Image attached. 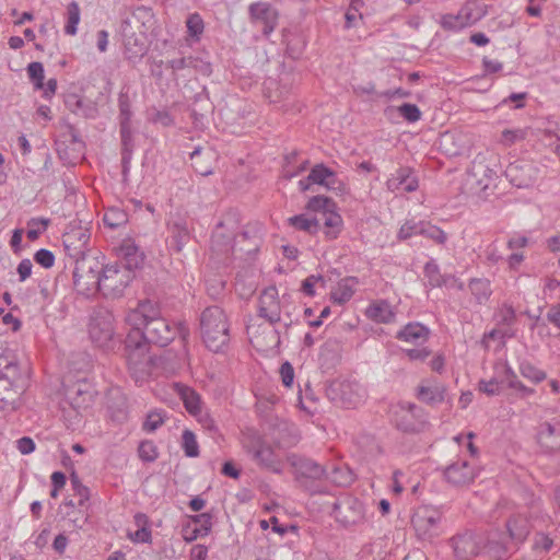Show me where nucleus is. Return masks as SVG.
I'll return each instance as SVG.
<instances>
[{
	"label": "nucleus",
	"instance_id": "37998d69",
	"mask_svg": "<svg viewBox=\"0 0 560 560\" xmlns=\"http://www.w3.org/2000/svg\"><path fill=\"white\" fill-rule=\"evenodd\" d=\"M459 11L468 26L478 22L486 13L485 10L475 1L466 2Z\"/></svg>",
	"mask_w": 560,
	"mask_h": 560
},
{
	"label": "nucleus",
	"instance_id": "dca6fc26",
	"mask_svg": "<svg viewBox=\"0 0 560 560\" xmlns=\"http://www.w3.org/2000/svg\"><path fill=\"white\" fill-rule=\"evenodd\" d=\"M258 316L271 325L281 319V304L278 298V290L270 285L262 290L258 300Z\"/></svg>",
	"mask_w": 560,
	"mask_h": 560
},
{
	"label": "nucleus",
	"instance_id": "4468645a",
	"mask_svg": "<svg viewBox=\"0 0 560 560\" xmlns=\"http://www.w3.org/2000/svg\"><path fill=\"white\" fill-rule=\"evenodd\" d=\"M127 364L131 377L136 383L144 382L151 373V358L149 357V348L141 350L133 347H127Z\"/></svg>",
	"mask_w": 560,
	"mask_h": 560
},
{
	"label": "nucleus",
	"instance_id": "c9c22d12",
	"mask_svg": "<svg viewBox=\"0 0 560 560\" xmlns=\"http://www.w3.org/2000/svg\"><path fill=\"white\" fill-rule=\"evenodd\" d=\"M288 222L294 229L310 234H316L320 230L319 221L315 218H308L306 214L291 217Z\"/></svg>",
	"mask_w": 560,
	"mask_h": 560
},
{
	"label": "nucleus",
	"instance_id": "a18cd8bd",
	"mask_svg": "<svg viewBox=\"0 0 560 560\" xmlns=\"http://www.w3.org/2000/svg\"><path fill=\"white\" fill-rule=\"evenodd\" d=\"M80 23V8L74 1L70 2L67 8V24L65 33L67 35H75L78 32V24Z\"/></svg>",
	"mask_w": 560,
	"mask_h": 560
},
{
	"label": "nucleus",
	"instance_id": "bb28decb",
	"mask_svg": "<svg viewBox=\"0 0 560 560\" xmlns=\"http://www.w3.org/2000/svg\"><path fill=\"white\" fill-rule=\"evenodd\" d=\"M430 330L420 323H409L396 334L398 340L421 345L428 340Z\"/></svg>",
	"mask_w": 560,
	"mask_h": 560
},
{
	"label": "nucleus",
	"instance_id": "a211bd4d",
	"mask_svg": "<svg viewBox=\"0 0 560 560\" xmlns=\"http://www.w3.org/2000/svg\"><path fill=\"white\" fill-rule=\"evenodd\" d=\"M537 441L546 453L560 451V420L544 422L540 424Z\"/></svg>",
	"mask_w": 560,
	"mask_h": 560
},
{
	"label": "nucleus",
	"instance_id": "aec40b11",
	"mask_svg": "<svg viewBox=\"0 0 560 560\" xmlns=\"http://www.w3.org/2000/svg\"><path fill=\"white\" fill-rule=\"evenodd\" d=\"M386 186L393 192H412L418 189L419 183L410 168L400 167L387 179Z\"/></svg>",
	"mask_w": 560,
	"mask_h": 560
},
{
	"label": "nucleus",
	"instance_id": "6e6d98bb",
	"mask_svg": "<svg viewBox=\"0 0 560 560\" xmlns=\"http://www.w3.org/2000/svg\"><path fill=\"white\" fill-rule=\"evenodd\" d=\"M139 457L144 462H154L158 458V448L152 441H143L138 448Z\"/></svg>",
	"mask_w": 560,
	"mask_h": 560
},
{
	"label": "nucleus",
	"instance_id": "5701e85b",
	"mask_svg": "<svg viewBox=\"0 0 560 560\" xmlns=\"http://www.w3.org/2000/svg\"><path fill=\"white\" fill-rule=\"evenodd\" d=\"M66 105L78 116L90 119L98 116V106L96 102L89 98H82L77 94H70L66 100Z\"/></svg>",
	"mask_w": 560,
	"mask_h": 560
},
{
	"label": "nucleus",
	"instance_id": "7c9ffc66",
	"mask_svg": "<svg viewBox=\"0 0 560 560\" xmlns=\"http://www.w3.org/2000/svg\"><path fill=\"white\" fill-rule=\"evenodd\" d=\"M365 315L373 322L389 324L395 320V313L390 304L386 301H378L371 304L365 312Z\"/></svg>",
	"mask_w": 560,
	"mask_h": 560
},
{
	"label": "nucleus",
	"instance_id": "052dcab7",
	"mask_svg": "<svg viewBox=\"0 0 560 560\" xmlns=\"http://www.w3.org/2000/svg\"><path fill=\"white\" fill-rule=\"evenodd\" d=\"M205 28L203 21L199 14H191L187 19V30L190 36L196 37L197 39L202 34Z\"/></svg>",
	"mask_w": 560,
	"mask_h": 560
},
{
	"label": "nucleus",
	"instance_id": "e433bc0d",
	"mask_svg": "<svg viewBox=\"0 0 560 560\" xmlns=\"http://www.w3.org/2000/svg\"><path fill=\"white\" fill-rule=\"evenodd\" d=\"M324 217V226L326 229L325 234L328 240H335L339 235L342 229V218L336 211V209H331Z\"/></svg>",
	"mask_w": 560,
	"mask_h": 560
},
{
	"label": "nucleus",
	"instance_id": "603ef678",
	"mask_svg": "<svg viewBox=\"0 0 560 560\" xmlns=\"http://www.w3.org/2000/svg\"><path fill=\"white\" fill-rule=\"evenodd\" d=\"M27 74L33 82L35 89L44 88L45 71L43 63L34 61L27 66Z\"/></svg>",
	"mask_w": 560,
	"mask_h": 560
},
{
	"label": "nucleus",
	"instance_id": "cd10ccee",
	"mask_svg": "<svg viewBox=\"0 0 560 560\" xmlns=\"http://www.w3.org/2000/svg\"><path fill=\"white\" fill-rule=\"evenodd\" d=\"M172 247L177 252H182L184 246L189 241V226L188 222L184 218H178L170 223Z\"/></svg>",
	"mask_w": 560,
	"mask_h": 560
},
{
	"label": "nucleus",
	"instance_id": "412c9836",
	"mask_svg": "<svg viewBox=\"0 0 560 560\" xmlns=\"http://www.w3.org/2000/svg\"><path fill=\"white\" fill-rule=\"evenodd\" d=\"M0 387L3 390L22 389V373L20 366L14 361H8L0 358Z\"/></svg>",
	"mask_w": 560,
	"mask_h": 560
},
{
	"label": "nucleus",
	"instance_id": "6ab92c4d",
	"mask_svg": "<svg viewBox=\"0 0 560 560\" xmlns=\"http://www.w3.org/2000/svg\"><path fill=\"white\" fill-rule=\"evenodd\" d=\"M509 542L510 540L504 533L492 532L487 537L485 536L481 555L489 560H499L508 555L510 550Z\"/></svg>",
	"mask_w": 560,
	"mask_h": 560
},
{
	"label": "nucleus",
	"instance_id": "c756f323",
	"mask_svg": "<svg viewBox=\"0 0 560 560\" xmlns=\"http://www.w3.org/2000/svg\"><path fill=\"white\" fill-rule=\"evenodd\" d=\"M308 180L314 184L325 186L328 189L336 190V184L338 183L336 174L332 170L325 166L324 164H316L311 168L308 174Z\"/></svg>",
	"mask_w": 560,
	"mask_h": 560
},
{
	"label": "nucleus",
	"instance_id": "473e14b6",
	"mask_svg": "<svg viewBox=\"0 0 560 560\" xmlns=\"http://www.w3.org/2000/svg\"><path fill=\"white\" fill-rule=\"evenodd\" d=\"M353 282L351 278L339 281L330 292L332 302L340 305L348 302L354 294Z\"/></svg>",
	"mask_w": 560,
	"mask_h": 560
},
{
	"label": "nucleus",
	"instance_id": "a19ab883",
	"mask_svg": "<svg viewBox=\"0 0 560 560\" xmlns=\"http://www.w3.org/2000/svg\"><path fill=\"white\" fill-rule=\"evenodd\" d=\"M518 370L523 377L527 378L534 384H538L547 378L546 372L538 369L529 361H522L520 363Z\"/></svg>",
	"mask_w": 560,
	"mask_h": 560
},
{
	"label": "nucleus",
	"instance_id": "1a4fd4ad",
	"mask_svg": "<svg viewBox=\"0 0 560 560\" xmlns=\"http://www.w3.org/2000/svg\"><path fill=\"white\" fill-rule=\"evenodd\" d=\"M114 315L104 307L93 311L89 322V335L98 347H107L115 335Z\"/></svg>",
	"mask_w": 560,
	"mask_h": 560
},
{
	"label": "nucleus",
	"instance_id": "13d9d810",
	"mask_svg": "<svg viewBox=\"0 0 560 560\" xmlns=\"http://www.w3.org/2000/svg\"><path fill=\"white\" fill-rule=\"evenodd\" d=\"M125 47L127 57L130 60L142 57L147 51L144 43H140L138 39H135L132 43V38H128L125 43Z\"/></svg>",
	"mask_w": 560,
	"mask_h": 560
},
{
	"label": "nucleus",
	"instance_id": "393cba45",
	"mask_svg": "<svg viewBox=\"0 0 560 560\" xmlns=\"http://www.w3.org/2000/svg\"><path fill=\"white\" fill-rule=\"evenodd\" d=\"M506 529V537L509 538L510 542L518 546L526 540L530 532V524L529 521L524 516H513L508 520Z\"/></svg>",
	"mask_w": 560,
	"mask_h": 560
},
{
	"label": "nucleus",
	"instance_id": "69168bd1",
	"mask_svg": "<svg viewBox=\"0 0 560 560\" xmlns=\"http://www.w3.org/2000/svg\"><path fill=\"white\" fill-rule=\"evenodd\" d=\"M479 390L485 393L488 396H495L500 394V385L495 378L490 381H480L479 382Z\"/></svg>",
	"mask_w": 560,
	"mask_h": 560
},
{
	"label": "nucleus",
	"instance_id": "49530a36",
	"mask_svg": "<svg viewBox=\"0 0 560 560\" xmlns=\"http://www.w3.org/2000/svg\"><path fill=\"white\" fill-rule=\"evenodd\" d=\"M424 276L428 279L429 284L432 288H438L443 285V281H445V275L440 272V268L434 260H430L424 266Z\"/></svg>",
	"mask_w": 560,
	"mask_h": 560
},
{
	"label": "nucleus",
	"instance_id": "79ce46f5",
	"mask_svg": "<svg viewBox=\"0 0 560 560\" xmlns=\"http://www.w3.org/2000/svg\"><path fill=\"white\" fill-rule=\"evenodd\" d=\"M306 209L313 212H320L324 215L331 211V209H337V206L331 198L318 195L308 200Z\"/></svg>",
	"mask_w": 560,
	"mask_h": 560
},
{
	"label": "nucleus",
	"instance_id": "f03ea898",
	"mask_svg": "<svg viewBox=\"0 0 560 560\" xmlns=\"http://www.w3.org/2000/svg\"><path fill=\"white\" fill-rule=\"evenodd\" d=\"M200 330L206 347L221 351L230 341V325L224 311L214 305L207 307L200 316Z\"/></svg>",
	"mask_w": 560,
	"mask_h": 560
},
{
	"label": "nucleus",
	"instance_id": "bf43d9fd",
	"mask_svg": "<svg viewBox=\"0 0 560 560\" xmlns=\"http://www.w3.org/2000/svg\"><path fill=\"white\" fill-rule=\"evenodd\" d=\"M398 112L409 122H416L421 118V112L416 104L405 103L399 106Z\"/></svg>",
	"mask_w": 560,
	"mask_h": 560
},
{
	"label": "nucleus",
	"instance_id": "9d476101",
	"mask_svg": "<svg viewBox=\"0 0 560 560\" xmlns=\"http://www.w3.org/2000/svg\"><path fill=\"white\" fill-rule=\"evenodd\" d=\"M287 460L292 467L295 481L305 489H311L314 481L320 480L326 475V469L311 458L291 454Z\"/></svg>",
	"mask_w": 560,
	"mask_h": 560
},
{
	"label": "nucleus",
	"instance_id": "f8f14e48",
	"mask_svg": "<svg viewBox=\"0 0 560 560\" xmlns=\"http://www.w3.org/2000/svg\"><path fill=\"white\" fill-rule=\"evenodd\" d=\"M441 513L432 506L419 508L411 517L416 535L421 540H432L439 535Z\"/></svg>",
	"mask_w": 560,
	"mask_h": 560
},
{
	"label": "nucleus",
	"instance_id": "864d4df0",
	"mask_svg": "<svg viewBox=\"0 0 560 560\" xmlns=\"http://www.w3.org/2000/svg\"><path fill=\"white\" fill-rule=\"evenodd\" d=\"M422 226L423 221L408 220L401 225L398 237L400 240H407L413 235H421Z\"/></svg>",
	"mask_w": 560,
	"mask_h": 560
},
{
	"label": "nucleus",
	"instance_id": "8fccbe9b",
	"mask_svg": "<svg viewBox=\"0 0 560 560\" xmlns=\"http://www.w3.org/2000/svg\"><path fill=\"white\" fill-rule=\"evenodd\" d=\"M421 235L432 240L436 244L443 245L447 241V234L440 228L423 221Z\"/></svg>",
	"mask_w": 560,
	"mask_h": 560
},
{
	"label": "nucleus",
	"instance_id": "4d7b16f0",
	"mask_svg": "<svg viewBox=\"0 0 560 560\" xmlns=\"http://www.w3.org/2000/svg\"><path fill=\"white\" fill-rule=\"evenodd\" d=\"M165 421V416L162 411H151L148 413L143 423V430L147 432H154Z\"/></svg>",
	"mask_w": 560,
	"mask_h": 560
},
{
	"label": "nucleus",
	"instance_id": "5fc2aeb1",
	"mask_svg": "<svg viewBox=\"0 0 560 560\" xmlns=\"http://www.w3.org/2000/svg\"><path fill=\"white\" fill-rule=\"evenodd\" d=\"M167 65L174 72L185 69H196L198 65V58L191 56L174 58L170 60Z\"/></svg>",
	"mask_w": 560,
	"mask_h": 560
},
{
	"label": "nucleus",
	"instance_id": "f3484780",
	"mask_svg": "<svg viewBox=\"0 0 560 560\" xmlns=\"http://www.w3.org/2000/svg\"><path fill=\"white\" fill-rule=\"evenodd\" d=\"M443 476L450 485L463 487L472 482L477 472L468 462L458 460L445 467Z\"/></svg>",
	"mask_w": 560,
	"mask_h": 560
},
{
	"label": "nucleus",
	"instance_id": "4be33fe9",
	"mask_svg": "<svg viewBox=\"0 0 560 560\" xmlns=\"http://www.w3.org/2000/svg\"><path fill=\"white\" fill-rule=\"evenodd\" d=\"M446 387L436 381H428L417 389V398L428 405H436L445 400Z\"/></svg>",
	"mask_w": 560,
	"mask_h": 560
},
{
	"label": "nucleus",
	"instance_id": "58836bf2",
	"mask_svg": "<svg viewBox=\"0 0 560 560\" xmlns=\"http://www.w3.org/2000/svg\"><path fill=\"white\" fill-rule=\"evenodd\" d=\"M103 222L112 230L120 228L128 222V214L120 208H108L103 217Z\"/></svg>",
	"mask_w": 560,
	"mask_h": 560
},
{
	"label": "nucleus",
	"instance_id": "774afa93",
	"mask_svg": "<svg viewBox=\"0 0 560 560\" xmlns=\"http://www.w3.org/2000/svg\"><path fill=\"white\" fill-rule=\"evenodd\" d=\"M546 318L550 324L560 329V303L549 307Z\"/></svg>",
	"mask_w": 560,
	"mask_h": 560
},
{
	"label": "nucleus",
	"instance_id": "4c0bfd02",
	"mask_svg": "<svg viewBox=\"0 0 560 560\" xmlns=\"http://www.w3.org/2000/svg\"><path fill=\"white\" fill-rule=\"evenodd\" d=\"M265 96L270 103L278 104L289 100V90L280 88L279 83L272 79L265 81Z\"/></svg>",
	"mask_w": 560,
	"mask_h": 560
},
{
	"label": "nucleus",
	"instance_id": "0eeeda50",
	"mask_svg": "<svg viewBox=\"0 0 560 560\" xmlns=\"http://www.w3.org/2000/svg\"><path fill=\"white\" fill-rule=\"evenodd\" d=\"M327 397L345 408H355L365 398V389L357 381L336 380L327 387Z\"/></svg>",
	"mask_w": 560,
	"mask_h": 560
},
{
	"label": "nucleus",
	"instance_id": "7ed1b4c3",
	"mask_svg": "<svg viewBox=\"0 0 560 560\" xmlns=\"http://www.w3.org/2000/svg\"><path fill=\"white\" fill-rule=\"evenodd\" d=\"M498 174L483 162H472L471 167L459 176L462 194L488 198L494 194Z\"/></svg>",
	"mask_w": 560,
	"mask_h": 560
},
{
	"label": "nucleus",
	"instance_id": "9b49d317",
	"mask_svg": "<svg viewBox=\"0 0 560 560\" xmlns=\"http://www.w3.org/2000/svg\"><path fill=\"white\" fill-rule=\"evenodd\" d=\"M447 544L457 560H470L481 556L485 536L467 529L451 537Z\"/></svg>",
	"mask_w": 560,
	"mask_h": 560
},
{
	"label": "nucleus",
	"instance_id": "ddd939ff",
	"mask_svg": "<svg viewBox=\"0 0 560 560\" xmlns=\"http://www.w3.org/2000/svg\"><path fill=\"white\" fill-rule=\"evenodd\" d=\"M332 515L343 525H355L364 518V506L357 498L347 495L332 504Z\"/></svg>",
	"mask_w": 560,
	"mask_h": 560
},
{
	"label": "nucleus",
	"instance_id": "6e6552de",
	"mask_svg": "<svg viewBox=\"0 0 560 560\" xmlns=\"http://www.w3.org/2000/svg\"><path fill=\"white\" fill-rule=\"evenodd\" d=\"M392 420L398 430L406 433L420 432L427 422L424 410L411 402H400L395 406Z\"/></svg>",
	"mask_w": 560,
	"mask_h": 560
},
{
	"label": "nucleus",
	"instance_id": "c03bdc74",
	"mask_svg": "<svg viewBox=\"0 0 560 560\" xmlns=\"http://www.w3.org/2000/svg\"><path fill=\"white\" fill-rule=\"evenodd\" d=\"M440 24L444 30L453 32H458L465 27H468L459 10L457 13H448L442 15Z\"/></svg>",
	"mask_w": 560,
	"mask_h": 560
},
{
	"label": "nucleus",
	"instance_id": "423d86ee",
	"mask_svg": "<svg viewBox=\"0 0 560 560\" xmlns=\"http://www.w3.org/2000/svg\"><path fill=\"white\" fill-rule=\"evenodd\" d=\"M135 278V273L120 262H109L102 268L98 291L106 299L121 298Z\"/></svg>",
	"mask_w": 560,
	"mask_h": 560
},
{
	"label": "nucleus",
	"instance_id": "680f3d73",
	"mask_svg": "<svg viewBox=\"0 0 560 560\" xmlns=\"http://www.w3.org/2000/svg\"><path fill=\"white\" fill-rule=\"evenodd\" d=\"M70 482L75 494L80 497L79 504L82 505L89 500V489L82 485L81 480L75 474H71Z\"/></svg>",
	"mask_w": 560,
	"mask_h": 560
},
{
	"label": "nucleus",
	"instance_id": "2eb2a0df",
	"mask_svg": "<svg viewBox=\"0 0 560 560\" xmlns=\"http://www.w3.org/2000/svg\"><path fill=\"white\" fill-rule=\"evenodd\" d=\"M89 241L90 234L82 228H73L62 235L65 252L74 262L78 259L91 256L86 254Z\"/></svg>",
	"mask_w": 560,
	"mask_h": 560
},
{
	"label": "nucleus",
	"instance_id": "2f4dec72",
	"mask_svg": "<svg viewBox=\"0 0 560 560\" xmlns=\"http://www.w3.org/2000/svg\"><path fill=\"white\" fill-rule=\"evenodd\" d=\"M532 166L527 163L511 164L506 170V175L511 178V182L517 187H526L532 182Z\"/></svg>",
	"mask_w": 560,
	"mask_h": 560
},
{
	"label": "nucleus",
	"instance_id": "72a5a7b5",
	"mask_svg": "<svg viewBox=\"0 0 560 560\" xmlns=\"http://www.w3.org/2000/svg\"><path fill=\"white\" fill-rule=\"evenodd\" d=\"M191 521L197 524L194 528V536H185L186 541H192L198 537L207 536L212 527V516L209 513H201L191 516Z\"/></svg>",
	"mask_w": 560,
	"mask_h": 560
},
{
	"label": "nucleus",
	"instance_id": "f257e3e1",
	"mask_svg": "<svg viewBox=\"0 0 560 560\" xmlns=\"http://www.w3.org/2000/svg\"><path fill=\"white\" fill-rule=\"evenodd\" d=\"M126 322L131 326L125 343L127 347L141 349L149 345L165 347L174 340L178 328L160 315L159 305L150 300L139 301L137 307L126 315Z\"/></svg>",
	"mask_w": 560,
	"mask_h": 560
},
{
	"label": "nucleus",
	"instance_id": "b1692460",
	"mask_svg": "<svg viewBox=\"0 0 560 560\" xmlns=\"http://www.w3.org/2000/svg\"><path fill=\"white\" fill-rule=\"evenodd\" d=\"M249 16L253 22H264V33L269 34L273 30L276 12L269 3L254 2L248 8Z\"/></svg>",
	"mask_w": 560,
	"mask_h": 560
},
{
	"label": "nucleus",
	"instance_id": "de8ad7c7",
	"mask_svg": "<svg viewBox=\"0 0 560 560\" xmlns=\"http://www.w3.org/2000/svg\"><path fill=\"white\" fill-rule=\"evenodd\" d=\"M245 241L250 243L247 248H243L245 252L252 253L256 250L259 244L258 230L256 228L246 229L235 236L236 244H242Z\"/></svg>",
	"mask_w": 560,
	"mask_h": 560
},
{
	"label": "nucleus",
	"instance_id": "a878e982",
	"mask_svg": "<svg viewBox=\"0 0 560 560\" xmlns=\"http://www.w3.org/2000/svg\"><path fill=\"white\" fill-rule=\"evenodd\" d=\"M120 265L135 273V270L143 264L144 257L138 246L131 242H124L119 247Z\"/></svg>",
	"mask_w": 560,
	"mask_h": 560
},
{
	"label": "nucleus",
	"instance_id": "3c124183",
	"mask_svg": "<svg viewBox=\"0 0 560 560\" xmlns=\"http://www.w3.org/2000/svg\"><path fill=\"white\" fill-rule=\"evenodd\" d=\"M439 150L445 154L447 158H456L466 155L468 153V148L465 145V142H439Z\"/></svg>",
	"mask_w": 560,
	"mask_h": 560
},
{
	"label": "nucleus",
	"instance_id": "20e7f679",
	"mask_svg": "<svg viewBox=\"0 0 560 560\" xmlns=\"http://www.w3.org/2000/svg\"><path fill=\"white\" fill-rule=\"evenodd\" d=\"M243 447L250 458L261 468L270 470L275 474L283 471V465L280 456L275 448L258 433L249 431L244 434Z\"/></svg>",
	"mask_w": 560,
	"mask_h": 560
},
{
	"label": "nucleus",
	"instance_id": "338daca9",
	"mask_svg": "<svg viewBox=\"0 0 560 560\" xmlns=\"http://www.w3.org/2000/svg\"><path fill=\"white\" fill-rule=\"evenodd\" d=\"M198 420V422L209 432H217L218 427L215 424L214 419L208 413L203 412L202 410L198 416H195Z\"/></svg>",
	"mask_w": 560,
	"mask_h": 560
},
{
	"label": "nucleus",
	"instance_id": "39448f33",
	"mask_svg": "<svg viewBox=\"0 0 560 560\" xmlns=\"http://www.w3.org/2000/svg\"><path fill=\"white\" fill-rule=\"evenodd\" d=\"M103 267V262L94 256L78 259L73 269L75 291L86 296L98 291Z\"/></svg>",
	"mask_w": 560,
	"mask_h": 560
},
{
	"label": "nucleus",
	"instance_id": "ea45409f",
	"mask_svg": "<svg viewBox=\"0 0 560 560\" xmlns=\"http://www.w3.org/2000/svg\"><path fill=\"white\" fill-rule=\"evenodd\" d=\"M115 400L116 401L112 402L108 407L109 413H110V419L115 422L122 423L128 418L127 399L124 395L118 393Z\"/></svg>",
	"mask_w": 560,
	"mask_h": 560
},
{
	"label": "nucleus",
	"instance_id": "e2e57ef3",
	"mask_svg": "<svg viewBox=\"0 0 560 560\" xmlns=\"http://www.w3.org/2000/svg\"><path fill=\"white\" fill-rule=\"evenodd\" d=\"M34 260L44 268H50L55 264V256L50 250L42 248L35 253Z\"/></svg>",
	"mask_w": 560,
	"mask_h": 560
},
{
	"label": "nucleus",
	"instance_id": "c85d7f7f",
	"mask_svg": "<svg viewBox=\"0 0 560 560\" xmlns=\"http://www.w3.org/2000/svg\"><path fill=\"white\" fill-rule=\"evenodd\" d=\"M174 388L176 394L183 400L186 410L192 416H198L202 410L201 399L198 393L191 387L183 384H175Z\"/></svg>",
	"mask_w": 560,
	"mask_h": 560
},
{
	"label": "nucleus",
	"instance_id": "f704fd0d",
	"mask_svg": "<svg viewBox=\"0 0 560 560\" xmlns=\"http://www.w3.org/2000/svg\"><path fill=\"white\" fill-rule=\"evenodd\" d=\"M469 290L478 304L486 303L492 293L490 281L482 278L471 279L469 282Z\"/></svg>",
	"mask_w": 560,
	"mask_h": 560
},
{
	"label": "nucleus",
	"instance_id": "0e129e2a",
	"mask_svg": "<svg viewBox=\"0 0 560 560\" xmlns=\"http://www.w3.org/2000/svg\"><path fill=\"white\" fill-rule=\"evenodd\" d=\"M280 376L285 387H291L294 381V369L290 362H284L280 366Z\"/></svg>",
	"mask_w": 560,
	"mask_h": 560
},
{
	"label": "nucleus",
	"instance_id": "09e8293b",
	"mask_svg": "<svg viewBox=\"0 0 560 560\" xmlns=\"http://www.w3.org/2000/svg\"><path fill=\"white\" fill-rule=\"evenodd\" d=\"M182 447L188 457H197L199 455V445L196 435L190 430H185L182 434Z\"/></svg>",
	"mask_w": 560,
	"mask_h": 560
}]
</instances>
